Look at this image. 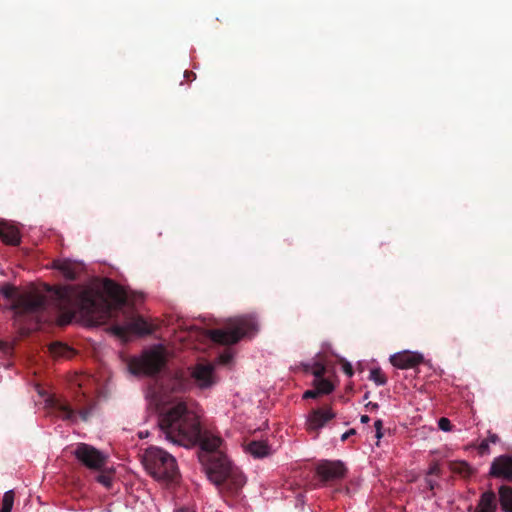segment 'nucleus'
<instances>
[{
  "label": "nucleus",
  "instance_id": "f257e3e1",
  "mask_svg": "<svg viewBox=\"0 0 512 512\" xmlns=\"http://www.w3.org/2000/svg\"><path fill=\"white\" fill-rule=\"evenodd\" d=\"M160 430L174 444L190 447L200 443L205 452L201 460L205 463L208 479L225 496H238L246 483L242 471L221 450V437L209 432L202 433L198 416L184 402L162 412L158 418Z\"/></svg>",
  "mask_w": 512,
  "mask_h": 512
},
{
  "label": "nucleus",
  "instance_id": "f704fd0d",
  "mask_svg": "<svg viewBox=\"0 0 512 512\" xmlns=\"http://www.w3.org/2000/svg\"><path fill=\"white\" fill-rule=\"evenodd\" d=\"M486 440H488L489 443L496 444L497 442H499L500 439H499L498 435L489 432V435L486 438Z\"/></svg>",
  "mask_w": 512,
  "mask_h": 512
},
{
  "label": "nucleus",
  "instance_id": "20e7f679",
  "mask_svg": "<svg viewBox=\"0 0 512 512\" xmlns=\"http://www.w3.org/2000/svg\"><path fill=\"white\" fill-rule=\"evenodd\" d=\"M217 382L214 365L209 362H200L189 367L187 372H177L171 380V387L177 392L190 390L193 386L206 390L212 388Z\"/></svg>",
  "mask_w": 512,
  "mask_h": 512
},
{
  "label": "nucleus",
  "instance_id": "ea45409f",
  "mask_svg": "<svg viewBox=\"0 0 512 512\" xmlns=\"http://www.w3.org/2000/svg\"><path fill=\"white\" fill-rule=\"evenodd\" d=\"M177 512H194V511H192V510H190L188 508H181Z\"/></svg>",
  "mask_w": 512,
  "mask_h": 512
},
{
  "label": "nucleus",
  "instance_id": "f8f14e48",
  "mask_svg": "<svg viewBox=\"0 0 512 512\" xmlns=\"http://www.w3.org/2000/svg\"><path fill=\"white\" fill-rule=\"evenodd\" d=\"M335 417V413L330 407L318 408L314 409L310 412L307 419V429L310 432H315L316 435L318 431L323 428L326 423L332 420Z\"/></svg>",
  "mask_w": 512,
  "mask_h": 512
},
{
  "label": "nucleus",
  "instance_id": "7ed1b4c3",
  "mask_svg": "<svg viewBox=\"0 0 512 512\" xmlns=\"http://www.w3.org/2000/svg\"><path fill=\"white\" fill-rule=\"evenodd\" d=\"M0 293L10 302V309L14 310L16 314L35 316L37 322L44 320L42 314L48 305L45 295L36 291L18 293L11 284L1 286Z\"/></svg>",
  "mask_w": 512,
  "mask_h": 512
},
{
  "label": "nucleus",
  "instance_id": "e433bc0d",
  "mask_svg": "<svg viewBox=\"0 0 512 512\" xmlns=\"http://www.w3.org/2000/svg\"><path fill=\"white\" fill-rule=\"evenodd\" d=\"M184 77L188 80V81H192L194 79H196V74L192 71H188L186 70L184 72Z\"/></svg>",
  "mask_w": 512,
  "mask_h": 512
},
{
  "label": "nucleus",
  "instance_id": "4468645a",
  "mask_svg": "<svg viewBox=\"0 0 512 512\" xmlns=\"http://www.w3.org/2000/svg\"><path fill=\"white\" fill-rule=\"evenodd\" d=\"M424 360L423 356L419 353L404 351L396 353L390 357L391 364L399 369L414 368Z\"/></svg>",
  "mask_w": 512,
  "mask_h": 512
},
{
  "label": "nucleus",
  "instance_id": "79ce46f5",
  "mask_svg": "<svg viewBox=\"0 0 512 512\" xmlns=\"http://www.w3.org/2000/svg\"><path fill=\"white\" fill-rule=\"evenodd\" d=\"M0 512H11V511H9V510H7V509H4V508H2V507H1V510H0Z\"/></svg>",
  "mask_w": 512,
  "mask_h": 512
},
{
  "label": "nucleus",
  "instance_id": "a878e982",
  "mask_svg": "<svg viewBox=\"0 0 512 512\" xmlns=\"http://www.w3.org/2000/svg\"><path fill=\"white\" fill-rule=\"evenodd\" d=\"M13 503L14 492L12 490L5 492L2 499V508L11 511L13 508Z\"/></svg>",
  "mask_w": 512,
  "mask_h": 512
},
{
  "label": "nucleus",
  "instance_id": "412c9836",
  "mask_svg": "<svg viewBox=\"0 0 512 512\" xmlns=\"http://www.w3.org/2000/svg\"><path fill=\"white\" fill-rule=\"evenodd\" d=\"M98 471L100 473L96 476V481L102 484L105 488L110 489L113 482L114 471L112 469L105 468V466Z\"/></svg>",
  "mask_w": 512,
  "mask_h": 512
},
{
  "label": "nucleus",
  "instance_id": "39448f33",
  "mask_svg": "<svg viewBox=\"0 0 512 512\" xmlns=\"http://www.w3.org/2000/svg\"><path fill=\"white\" fill-rule=\"evenodd\" d=\"M143 464L156 480L174 482L179 476L176 459L162 448H147L143 454Z\"/></svg>",
  "mask_w": 512,
  "mask_h": 512
},
{
  "label": "nucleus",
  "instance_id": "dca6fc26",
  "mask_svg": "<svg viewBox=\"0 0 512 512\" xmlns=\"http://www.w3.org/2000/svg\"><path fill=\"white\" fill-rule=\"evenodd\" d=\"M0 239L5 244L12 246H17L21 242L18 229L4 221H0Z\"/></svg>",
  "mask_w": 512,
  "mask_h": 512
},
{
  "label": "nucleus",
  "instance_id": "6e6552de",
  "mask_svg": "<svg viewBox=\"0 0 512 512\" xmlns=\"http://www.w3.org/2000/svg\"><path fill=\"white\" fill-rule=\"evenodd\" d=\"M125 316L123 324H114L112 331L120 338H126L129 334L148 335L153 332V326L142 316L135 315L133 311H122Z\"/></svg>",
  "mask_w": 512,
  "mask_h": 512
},
{
  "label": "nucleus",
  "instance_id": "6ab92c4d",
  "mask_svg": "<svg viewBox=\"0 0 512 512\" xmlns=\"http://www.w3.org/2000/svg\"><path fill=\"white\" fill-rule=\"evenodd\" d=\"M499 502L504 512H512V488L501 486L499 489Z\"/></svg>",
  "mask_w": 512,
  "mask_h": 512
},
{
  "label": "nucleus",
  "instance_id": "4be33fe9",
  "mask_svg": "<svg viewBox=\"0 0 512 512\" xmlns=\"http://www.w3.org/2000/svg\"><path fill=\"white\" fill-rule=\"evenodd\" d=\"M304 369L306 372H311L315 379L323 378L326 373V367L323 363L314 362L313 364H305Z\"/></svg>",
  "mask_w": 512,
  "mask_h": 512
},
{
  "label": "nucleus",
  "instance_id": "ddd939ff",
  "mask_svg": "<svg viewBox=\"0 0 512 512\" xmlns=\"http://www.w3.org/2000/svg\"><path fill=\"white\" fill-rule=\"evenodd\" d=\"M490 476L512 480V457L500 455L496 457L490 467Z\"/></svg>",
  "mask_w": 512,
  "mask_h": 512
},
{
  "label": "nucleus",
  "instance_id": "c756f323",
  "mask_svg": "<svg viewBox=\"0 0 512 512\" xmlns=\"http://www.w3.org/2000/svg\"><path fill=\"white\" fill-rule=\"evenodd\" d=\"M233 360V354L231 352H224L219 356V361L223 365H229Z\"/></svg>",
  "mask_w": 512,
  "mask_h": 512
},
{
  "label": "nucleus",
  "instance_id": "7c9ffc66",
  "mask_svg": "<svg viewBox=\"0 0 512 512\" xmlns=\"http://www.w3.org/2000/svg\"><path fill=\"white\" fill-rule=\"evenodd\" d=\"M342 368H343L344 373L347 376H349V377L353 376L354 371H353L352 365L349 362L344 361L343 364H342Z\"/></svg>",
  "mask_w": 512,
  "mask_h": 512
},
{
  "label": "nucleus",
  "instance_id": "5701e85b",
  "mask_svg": "<svg viewBox=\"0 0 512 512\" xmlns=\"http://www.w3.org/2000/svg\"><path fill=\"white\" fill-rule=\"evenodd\" d=\"M314 387L317 389L320 395L322 394H329L333 391V385L332 383L323 378L315 379L314 380Z\"/></svg>",
  "mask_w": 512,
  "mask_h": 512
},
{
  "label": "nucleus",
  "instance_id": "393cba45",
  "mask_svg": "<svg viewBox=\"0 0 512 512\" xmlns=\"http://www.w3.org/2000/svg\"><path fill=\"white\" fill-rule=\"evenodd\" d=\"M425 476H435L436 478H440L442 476V469L438 461H432L429 464V468L425 474Z\"/></svg>",
  "mask_w": 512,
  "mask_h": 512
},
{
  "label": "nucleus",
  "instance_id": "9b49d317",
  "mask_svg": "<svg viewBox=\"0 0 512 512\" xmlns=\"http://www.w3.org/2000/svg\"><path fill=\"white\" fill-rule=\"evenodd\" d=\"M347 469L340 460H322L316 467V473L322 481H336L345 477Z\"/></svg>",
  "mask_w": 512,
  "mask_h": 512
},
{
  "label": "nucleus",
  "instance_id": "f3484780",
  "mask_svg": "<svg viewBox=\"0 0 512 512\" xmlns=\"http://www.w3.org/2000/svg\"><path fill=\"white\" fill-rule=\"evenodd\" d=\"M496 509V495L493 491L489 490L481 495L475 512H496Z\"/></svg>",
  "mask_w": 512,
  "mask_h": 512
},
{
  "label": "nucleus",
  "instance_id": "4c0bfd02",
  "mask_svg": "<svg viewBox=\"0 0 512 512\" xmlns=\"http://www.w3.org/2000/svg\"><path fill=\"white\" fill-rule=\"evenodd\" d=\"M366 408L371 409V410H376L379 408V405L375 402H368L366 404Z\"/></svg>",
  "mask_w": 512,
  "mask_h": 512
},
{
  "label": "nucleus",
  "instance_id": "bb28decb",
  "mask_svg": "<svg viewBox=\"0 0 512 512\" xmlns=\"http://www.w3.org/2000/svg\"><path fill=\"white\" fill-rule=\"evenodd\" d=\"M50 350L55 356H65L70 349L66 345L56 343L51 345Z\"/></svg>",
  "mask_w": 512,
  "mask_h": 512
},
{
  "label": "nucleus",
  "instance_id": "9d476101",
  "mask_svg": "<svg viewBox=\"0 0 512 512\" xmlns=\"http://www.w3.org/2000/svg\"><path fill=\"white\" fill-rule=\"evenodd\" d=\"M76 459L90 470H101L107 463V456L95 447L80 443L74 450Z\"/></svg>",
  "mask_w": 512,
  "mask_h": 512
},
{
  "label": "nucleus",
  "instance_id": "a211bd4d",
  "mask_svg": "<svg viewBox=\"0 0 512 512\" xmlns=\"http://www.w3.org/2000/svg\"><path fill=\"white\" fill-rule=\"evenodd\" d=\"M448 466L452 473L459 475L463 479L470 478L476 472V470L464 460L450 461Z\"/></svg>",
  "mask_w": 512,
  "mask_h": 512
},
{
  "label": "nucleus",
  "instance_id": "2f4dec72",
  "mask_svg": "<svg viewBox=\"0 0 512 512\" xmlns=\"http://www.w3.org/2000/svg\"><path fill=\"white\" fill-rule=\"evenodd\" d=\"M489 442L488 440L484 439L480 444H479V447H478V450H479V453L480 454H485V453H488L489 451Z\"/></svg>",
  "mask_w": 512,
  "mask_h": 512
},
{
  "label": "nucleus",
  "instance_id": "c9c22d12",
  "mask_svg": "<svg viewBox=\"0 0 512 512\" xmlns=\"http://www.w3.org/2000/svg\"><path fill=\"white\" fill-rule=\"evenodd\" d=\"M355 434H356V430L350 429V430L346 431L344 434H342L341 440L346 441L349 437H351L352 435H355Z\"/></svg>",
  "mask_w": 512,
  "mask_h": 512
},
{
  "label": "nucleus",
  "instance_id": "f03ea898",
  "mask_svg": "<svg viewBox=\"0 0 512 512\" xmlns=\"http://www.w3.org/2000/svg\"><path fill=\"white\" fill-rule=\"evenodd\" d=\"M51 302L62 314L61 325L71 322L79 312L93 324L104 323L124 310L126 293L112 279L103 281V291L93 288H82L76 285L48 288Z\"/></svg>",
  "mask_w": 512,
  "mask_h": 512
},
{
  "label": "nucleus",
  "instance_id": "0eeeda50",
  "mask_svg": "<svg viewBox=\"0 0 512 512\" xmlns=\"http://www.w3.org/2000/svg\"><path fill=\"white\" fill-rule=\"evenodd\" d=\"M254 329V323L247 319L231 321L224 329H212L208 331L210 339L218 344H236L246 334Z\"/></svg>",
  "mask_w": 512,
  "mask_h": 512
},
{
  "label": "nucleus",
  "instance_id": "c85d7f7f",
  "mask_svg": "<svg viewBox=\"0 0 512 512\" xmlns=\"http://www.w3.org/2000/svg\"><path fill=\"white\" fill-rule=\"evenodd\" d=\"M438 427L442 431H446V432L452 430V424H451L450 420L448 418H445V417H442V418L439 419Z\"/></svg>",
  "mask_w": 512,
  "mask_h": 512
},
{
  "label": "nucleus",
  "instance_id": "72a5a7b5",
  "mask_svg": "<svg viewBox=\"0 0 512 512\" xmlns=\"http://www.w3.org/2000/svg\"><path fill=\"white\" fill-rule=\"evenodd\" d=\"M382 426H383V423H382L381 420H376L375 421L374 427L376 429V437L378 439H380L382 437V432H381Z\"/></svg>",
  "mask_w": 512,
  "mask_h": 512
},
{
  "label": "nucleus",
  "instance_id": "2eb2a0df",
  "mask_svg": "<svg viewBox=\"0 0 512 512\" xmlns=\"http://www.w3.org/2000/svg\"><path fill=\"white\" fill-rule=\"evenodd\" d=\"M53 268L60 271L67 280L74 281L82 272L83 265L69 259H61L53 262Z\"/></svg>",
  "mask_w": 512,
  "mask_h": 512
},
{
  "label": "nucleus",
  "instance_id": "473e14b6",
  "mask_svg": "<svg viewBox=\"0 0 512 512\" xmlns=\"http://www.w3.org/2000/svg\"><path fill=\"white\" fill-rule=\"evenodd\" d=\"M319 395H320L319 392L315 388V389H312V390L305 391L304 394H303V398L304 399L317 398Z\"/></svg>",
  "mask_w": 512,
  "mask_h": 512
},
{
  "label": "nucleus",
  "instance_id": "58836bf2",
  "mask_svg": "<svg viewBox=\"0 0 512 512\" xmlns=\"http://www.w3.org/2000/svg\"><path fill=\"white\" fill-rule=\"evenodd\" d=\"M360 420L362 423L366 424L370 421V417L368 415H362Z\"/></svg>",
  "mask_w": 512,
  "mask_h": 512
},
{
  "label": "nucleus",
  "instance_id": "423d86ee",
  "mask_svg": "<svg viewBox=\"0 0 512 512\" xmlns=\"http://www.w3.org/2000/svg\"><path fill=\"white\" fill-rule=\"evenodd\" d=\"M166 361V349L157 345L145 350L140 357L131 359L128 367L134 375H156L164 368Z\"/></svg>",
  "mask_w": 512,
  "mask_h": 512
},
{
  "label": "nucleus",
  "instance_id": "cd10ccee",
  "mask_svg": "<svg viewBox=\"0 0 512 512\" xmlns=\"http://www.w3.org/2000/svg\"><path fill=\"white\" fill-rule=\"evenodd\" d=\"M424 482L426 485V488L431 492V496L435 495V489L440 487V484L436 479H433L431 476H425Z\"/></svg>",
  "mask_w": 512,
  "mask_h": 512
},
{
  "label": "nucleus",
  "instance_id": "1a4fd4ad",
  "mask_svg": "<svg viewBox=\"0 0 512 512\" xmlns=\"http://www.w3.org/2000/svg\"><path fill=\"white\" fill-rule=\"evenodd\" d=\"M53 408L58 413L59 417L62 420L69 421L71 423H76L78 419L82 421H88L93 410V405L91 403L82 406L80 401H78L75 406H71L67 401L62 400H54Z\"/></svg>",
  "mask_w": 512,
  "mask_h": 512
},
{
  "label": "nucleus",
  "instance_id": "b1692460",
  "mask_svg": "<svg viewBox=\"0 0 512 512\" xmlns=\"http://www.w3.org/2000/svg\"><path fill=\"white\" fill-rule=\"evenodd\" d=\"M370 380L374 381L377 385H385L387 383V377L380 368H374L370 371Z\"/></svg>",
  "mask_w": 512,
  "mask_h": 512
},
{
  "label": "nucleus",
  "instance_id": "a19ab883",
  "mask_svg": "<svg viewBox=\"0 0 512 512\" xmlns=\"http://www.w3.org/2000/svg\"><path fill=\"white\" fill-rule=\"evenodd\" d=\"M369 394H370L369 392H366V393L364 394L363 399H364V400H367V399L369 398Z\"/></svg>",
  "mask_w": 512,
  "mask_h": 512
},
{
  "label": "nucleus",
  "instance_id": "aec40b11",
  "mask_svg": "<svg viewBox=\"0 0 512 512\" xmlns=\"http://www.w3.org/2000/svg\"><path fill=\"white\" fill-rule=\"evenodd\" d=\"M246 450L256 458L264 457L269 453V447L263 441H251L247 445Z\"/></svg>",
  "mask_w": 512,
  "mask_h": 512
}]
</instances>
